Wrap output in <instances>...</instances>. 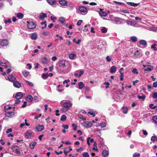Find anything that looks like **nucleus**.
Instances as JSON below:
<instances>
[{
  "instance_id": "nucleus-3",
  "label": "nucleus",
  "mask_w": 157,
  "mask_h": 157,
  "mask_svg": "<svg viewBox=\"0 0 157 157\" xmlns=\"http://www.w3.org/2000/svg\"><path fill=\"white\" fill-rule=\"evenodd\" d=\"M126 22L127 25L134 27H137V24L135 20H127Z\"/></svg>"
},
{
  "instance_id": "nucleus-62",
  "label": "nucleus",
  "mask_w": 157,
  "mask_h": 157,
  "mask_svg": "<svg viewBox=\"0 0 157 157\" xmlns=\"http://www.w3.org/2000/svg\"><path fill=\"white\" fill-rule=\"evenodd\" d=\"M106 59L107 61L109 62L111 60V58L109 56H107L106 58Z\"/></svg>"
},
{
  "instance_id": "nucleus-2",
  "label": "nucleus",
  "mask_w": 157,
  "mask_h": 157,
  "mask_svg": "<svg viewBox=\"0 0 157 157\" xmlns=\"http://www.w3.org/2000/svg\"><path fill=\"white\" fill-rule=\"evenodd\" d=\"M143 69L145 73H147V72L151 71L153 69V67L150 65H143Z\"/></svg>"
},
{
  "instance_id": "nucleus-49",
  "label": "nucleus",
  "mask_w": 157,
  "mask_h": 157,
  "mask_svg": "<svg viewBox=\"0 0 157 157\" xmlns=\"http://www.w3.org/2000/svg\"><path fill=\"white\" fill-rule=\"evenodd\" d=\"M101 30V32L103 33H106L107 32V29L105 27H102Z\"/></svg>"
},
{
  "instance_id": "nucleus-19",
  "label": "nucleus",
  "mask_w": 157,
  "mask_h": 157,
  "mask_svg": "<svg viewBox=\"0 0 157 157\" xmlns=\"http://www.w3.org/2000/svg\"><path fill=\"white\" fill-rule=\"evenodd\" d=\"M44 129V126L43 125H38L36 127V129L39 132L42 131Z\"/></svg>"
},
{
  "instance_id": "nucleus-48",
  "label": "nucleus",
  "mask_w": 157,
  "mask_h": 157,
  "mask_svg": "<svg viewBox=\"0 0 157 157\" xmlns=\"http://www.w3.org/2000/svg\"><path fill=\"white\" fill-rule=\"evenodd\" d=\"M25 81L26 83H28L30 86H34V84L32 82H29L27 80H25Z\"/></svg>"
},
{
  "instance_id": "nucleus-35",
  "label": "nucleus",
  "mask_w": 157,
  "mask_h": 157,
  "mask_svg": "<svg viewBox=\"0 0 157 157\" xmlns=\"http://www.w3.org/2000/svg\"><path fill=\"white\" fill-rule=\"evenodd\" d=\"M48 77V74H43L42 75V78L44 79H46Z\"/></svg>"
},
{
  "instance_id": "nucleus-11",
  "label": "nucleus",
  "mask_w": 157,
  "mask_h": 157,
  "mask_svg": "<svg viewBox=\"0 0 157 157\" xmlns=\"http://www.w3.org/2000/svg\"><path fill=\"white\" fill-rule=\"evenodd\" d=\"M6 79L11 82H14L16 80V77L12 75H9L7 77V79Z\"/></svg>"
},
{
  "instance_id": "nucleus-42",
  "label": "nucleus",
  "mask_w": 157,
  "mask_h": 157,
  "mask_svg": "<svg viewBox=\"0 0 157 157\" xmlns=\"http://www.w3.org/2000/svg\"><path fill=\"white\" fill-rule=\"evenodd\" d=\"M74 7V5L72 4H71L68 5V9L70 10H72Z\"/></svg>"
},
{
  "instance_id": "nucleus-45",
  "label": "nucleus",
  "mask_w": 157,
  "mask_h": 157,
  "mask_svg": "<svg viewBox=\"0 0 157 157\" xmlns=\"http://www.w3.org/2000/svg\"><path fill=\"white\" fill-rule=\"evenodd\" d=\"M149 107L152 109H155L156 108V106H154L153 104H151L149 105Z\"/></svg>"
},
{
  "instance_id": "nucleus-21",
  "label": "nucleus",
  "mask_w": 157,
  "mask_h": 157,
  "mask_svg": "<svg viewBox=\"0 0 157 157\" xmlns=\"http://www.w3.org/2000/svg\"><path fill=\"white\" fill-rule=\"evenodd\" d=\"M102 154L104 157H106L109 155V152L107 150H104L102 152Z\"/></svg>"
},
{
  "instance_id": "nucleus-14",
  "label": "nucleus",
  "mask_w": 157,
  "mask_h": 157,
  "mask_svg": "<svg viewBox=\"0 0 157 157\" xmlns=\"http://www.w3.org/2000/svg\"><path fill=\"white\" fill-rule=\"evenodd\" d=\"M23 96V94L21 92H18L16 94V95L15 97L17 99H21Z\"/></svg>"
},
{
  "instance_id": "nucleus-15",
  "label": "nucleus",
  "mask_w": 157,
  "mask_h": 157,
  "mask_svg": "<svg viewBox=\"0 0 157 157\" xmlns=\"http://www.w3.org/2000/svg\"><path fill=\"white\" fill-rule=\"evenodd\" d=\"M26 101L28 102H31L33 100V97L32 96L30 95H28L25 98Z\"/></svg>"
},
{
  "instance_id": "nucleus-6",
  "label": "nucleus",
  "mask_w": 157,
  "mask_h": 157,
  "mask_svg": "<svg viewBox=\"0 0 157 157\" xmlns=\"http://www.w3.org/2000/svg\"><path fill=\"white\" fill-rule=\"evenodd\" d=\"M59 3L60 4V6L64 8H66L68 5L67 2L65 0H59Z\"/></svg>"
},
{
  "instance_id": "nucleus-30",
  "label": "nucleus",
  "mask_w": 157,
  "mask_h": 157,
  "mask_svg": "<svg viewBox=\"0 0 157 157\" xmlns=\"http://www.w3.org/2000/svg\"><path fill=\"white\" fill-rule=\"evenodd\" d=\"M46 14L45 13H42L40 14L39 18L40 19H43L46 17Z\"/></svg>"
},
{
  "instance_id": "nucleus-60",
  "label": "nucleus",
  "mask_w": 157,
  "mask_h": 157,
  "mask_svg": "<svg viewBox=\"0 0 157 157\" xmlns=\"http://www.w3.org/2000/svg\"><path fill=\"white\" fill-rule=\"evenodd\" d=\"M59 20L60 22L62 23H63L65 21V19L63 18H59Z\"/></svg>"
},
{
  "instance_id": "nucleus-37",
  "label": "nucleus",
  "mask_w": 157,
  "mask_h": 157,
  "mask_svg": "<svg viewBox=\"0 0 157 157\" xmlns=\"http://www.w3.org/2000/svg\"><path fill=\"white\" fill-rule=\"evenodd\" d=\"M47 59L46 57H44L41 59V62L43 63H46L47 62Z\"/></svg>"
},
{
  "instance_id": "nucleus-36",
  "label": "nucleus",
  "mask_w": 157,
  "mask_h": 157,
  "mask_svg": "<svg viewBox=\"0 0 157 157\" xmlns=\"http://www.w3.org/2000/svg\"><path fill=\"white\" fill-rule=\"evenodd\" d=\"M37 38V36L36 34H33L31 36V38L33 40H36Z\"/></svg>"
},
{
  "instance_id": "nucleus-46",
  "label": "nucleus",
  "mask_w": 157,
  "mask_h": 157,
  "mask_svg": "<svg viewBox=\"0 0 157 157\" xmlns=\"http://www.w3.org/2000/svg\"><path fill=\"white\" fill-rule=\"evenodd\" d=\"M150 30L154 32H156L157 31V27H151L150 28Z\"/></svg>"
},
{
  "instance_id": "nucleus-25",
  "label": "nucleus",
  "mask_w": 157,
  "mask_h": 157,
  "mask_svg": "<svg viewBox=\"0 0 157 157\" xmlns=\"http://www.w3.org/2000/svg\"><path fill=\"white\" fill-rule=\"evenodd\" d=\"M22 74L25 77H27L29 75V73L27 71H23L22 72Z\"/></svg>"
},
{
  "instance_id": "nucleus-29",
  "label": "nucleus",
  "mask_w": 157,
  "mask_h": 157,
  "mask_svg": "<svg viewBox=\"0 0 157 157\" xmlns=\"http://www.w3.org/2000/svg\"><path fill=\"white\" fill-rule=\"evenodd\" d=\"M78 85L79 86L78 88L79 89H81L84 86V84H83V82H80L78 83Z\"/></svg>"
},
{
  "instance_id": "nucleus-53",
  "label": "nucleus",
  "mask_w": 157,
  "mask_h": 157,
  "mask_svg": "<svg viewBox=\"0 0 157 157\" xmlns=\"http://www.w3.org/2000/svg\"><path fill=\"white\" fill-rule=\"evenodd\" d=\"M62 126L64 129H67L68 128L69 126L68 125L63 124L62 125Z\"/></svg>"
},
{
  "instance_id": "nucleus-56",
  "label": "nucleus",
  "mask_w": 157,
  "mask_h": 157,
  "mask_svg": "<svg viewBox=\"0 0 157 157\" xmlns=\"http://www.w3.org/2000/svg\"><path fill=\"white\" fill-rule=\"evenodd\" d=\"M104 84L106 85V86H105L106 88H108L109 87L110 84L109 82H105L104 83Z\"/></svg>"
},
{
  "instance_id": "nucleus-9",
  "label": "nucleus",
  "mask_w": 157,
  "mask_h": 157,
  "mask_svg": "<svg viewBox=\"0 0 157 157\" xmlns=\"http://www.w3.org/2000/svg\"><path fill=\"white\" fill-rule=\"evenodd\" d=\"M92 122L90 121H84L82 123V125L86 128H89L91 127L92 125Z\"/></svg>"
},
{
  "instance_id": "nucleus-52",
  "label": "nucleus",
  "mask_w": 157,
  "mask_h": 157,
  "mask_svg": "<svg viewBox=\"0 0 157 157\" xmlns=\"http://www.w3.org/2000/svg\"><path fill=\"white\" fill-rule=\"evenodd\" d=\"M132 73L137 74H138V72L137 71V69L136 68L133 69L132 70Z\"/></svg>"
},
{
  "instance_id": "nucleus-55",
  "label": "nucleus",
  "mask_w": 157,
  "mask_h": 157,
  "mask_svg": "<svg viewBox=\"0 0 157 157\" xmlns=\"http://www.w3.org/2000/svg\"><path fill=\"white\" fill-rule=\"evenodd\" d=\"M152 97L154 98H157V93L155 92L153 94Z\"/></svg>"
},
{
  "instance_id": "nucleus-24",
  "label": "nucleus",
  "mask_w": 157,
  "mask_h": 157,
  "mask_svg": "<svg viewBox=\"0 0 157 157\" xmlns=\"http://www.w3.org/2000/svg\"><path fill=\"white\" fill-rule=\"evenodd\" d=\"M36 143L35 142H33L30 143L29 144V147L31 149L34 148V146L36 145Z\"/></svg>"
},
{
  "instance_id": "nucleus-27",
  "label": "nucleus",
  "mask_w": 157,
  "mask_h": 157,
  "mask_svg": "<svg viewBox=\"0 0 157 157\" xmlns=\"http://www.w3.org/2000/svg\"><path fill=\"white\" fill-rule=\"evenodd\" d=\"M140 44L144 46H145L147 44V42L144 40H140Z\"/></svg>"
},
{
  "instance_id": "nucleus-23",
  "label": "nucleus",
  "mask_w": 157,
  "mask_h": 157,
  "mask_svg": "<svg viewBox=\"0 0 157 157\" xmlns=\"http://www.w3.org/2000/svg\"><path fill=\"white\" fill-rule=\"evenodd\" d=\"M120 21V20L119 18L117 17H114V20H113V22L115 24H118Z\"/></svg>"
},
{
  "instance_id": "nucleus-41",
  "label": "nucleus",
  "mask_w": 157,
  "mask_h": 157,
  "mask_svg": "<svg viewBox=\"0 0 157 157\" xmlns=\"http://www.w3.org/2000/svg\"><path fill=\"white\" fill-rule=\"evenodd\" d=\"M157 44H154L151 46V48L152 49H153L154 51H156L157 50V48L156 47Z\"/></svg>"
},
{
  "instance_id": "nucleus-10",
  "label": "nucleus",
  "mask_w": 157,
  "mask_h": 157,
  "mask_svg": "<svg viewBox=\"0 0 157 157\" xmlns=\"http://www.w3.org/2000/svg\"><path fill=\"white\" fill-rule=\"evenodd\" d=\"M84 73V72L80 70H78L75 71V72L74 75L77 77H80Z\"/></svg>"
},
{
  "instance_id": "nucleus-44",
  "label": "nucleus",
  "mask_w": 157,
  "mask_h": 157,
  "mask_svg": "<svg viewBox=\"0 0 157 157\" xmlns=\"http://www.w3.org/2000/svg\"><path fill=\"white\" fill-rule=\"evenodd\" d=\"M106 125V124L105 123L103 122L100 124V126L101 127V128H103L105 127Z\"/></svg>"
},
{
  "instance_id": "nucleus-16",
  "label": "nucleus",
  "mask_w": 157,
  "mask_h": 157,
  "mask_svg": "<svg viewBox=\"0 0 157 157\" xmlns=\"http://www.w3.org/2000/svg\"><path fill=\"white\" fill-rule=\"evenodd\" d=\"M47 1L49 5L52 6L55 5L56 3V0H47Z\"/></svg>"
},
{
  "instance_id": "nucleus-31",
  "label": "nucleus",
  "mask_w": 157,
  "mask_h": 157,
  "mask_svg": "<svg viewBox=\"0 0 157 157\" xmlns=\"http://www.w3.org/2000/svg\"><path fill=\"white\" fill-rule=\"evenodd\" d=\"M99 14V15L101 16L105 17L107 16L106 13L104 11L100 12Z\"/></svg>"
},
{
  "instance_id": "nucleus-54",
  "label": "nucleus",
  "mask_w": 157,
  "mask_h": 157,
  "mask_svg": "<svg viewBox=\"0 0 157 157\" xmlns=\"http://www.w3.org/2000/svg\"><path fill=\"white\" fill-rule=\"evenodd\" d=\"M120 10L121 12H123L124 13H129L128 11L126 10L121 9Z\"/></svg>"
},
{
  "instance_id": "nucleus-13",
  "label": "nucleus",
  "mask_w": 157,
  "mask_h": 157,
  "mask_svg": "<svg viewBox=\"0 0 157 157\" xmlns=\"http://www.w3.org/2000/svg\"><path fill=\"white\" fill-rule=\"evenodd\" d=\"M14 115V113L13 112H6L5 113V116L8 117H12Z\"/></svg>"
},
{
  "instance_id": "nucleus-63",
  "label": "nucleus",
  "mask_w": 157,
  "mask_h": 157,
  "mask_svg": "<svg viewBox=\"0 0 157 157\" xmlns=\"http://www.w3.org/2000/svg\"><path fill=\"white\" fill-rule=\"evenodd\" d=\"M82 22V20H79L77 22V25H81Z\"/></svg>"
},
{
  "instance_id": "nucleus-51",
  "label": "nucleus",
  "mask_w": 157,
  "mask_h": 157,
  "mask_svg": "<svg viewBox=\"0 0 157 157\" xmlns=\"http://www.w3.org/2000/svg\"><path fill=\"white\" fill-rule=\"evenodd\" d=\"M49 34V32L48 31H45L43 32V34L45 36H47Z\"/></svg>"
},
{
  "instance_id": "nucleus-26",
  "label": "nucleus",
  "mask_w": 157,
  "mask_h": 157,
  "mask_svg": "<svg viewBox=\"0 0 157 157\" xmlns=\"http://www.w3.org/2000/svg\"><path fill=\"white\" fill-rule=\"evenodd\" d=\"M17 17L19 19H22L23 17V14L21 13H18L17 14Z\"/></svg>"
},
{
  "instance_id": "nucleus-43",
  "label": "nucleus",
  "mask_w": 157,
  "mask_h": 157,
  "mask_svg": "<svg viewBox=\"0 0 157 157\" xmlns=\"http://www.w3.org/2000/svg\"><path fill=\"white\" fill-rule=\"evenodd\" d=\"M152 119L155 123H157V116H155L153 117Z\"/></svg>"
},
{
  "instance_id": "nucleus-18",
  "label": "nucleus",
  "mask_w": 157,
  "mask_h": 157,
  "mask_svg": "<svg viewBox=\"0 0 157 157\" xmlns=\"http://www.w3.org/2000/svg\"><path fill=\"white\" fill-rule=\"evenodd\" d=\"M117 70V68L114 66H112L110 70V72L111 73H115Z\"/></svg>"
},
{
  "instance_id": "nucleus-64",
  "label": "nucleus",
  "mask_w": 157,
  "mask_h": 157,
  "mask_svg": "<svg viewBox=\"0 0 157 157\" xmlns=\"http://www.w3.org/2000/svg\"><path fill=\"white\" fill-rule=\"evenodd\" d=\"M153 86L154 87H157V81H156V82H153Z\"/></svg>"
},
{
  "instance_id": "nucleus-7",
  "label": "nucleus",
  "mask_w": 157,
  "mask_h": 157,
  "mask_svg": "<svg viewBox=\"0 0 157 157\" xmlns=\"http://www.w3.org/2000/svg\"><path fill=\"white\" fill-rule=\"evenodd\" d=\"M27 27L29 29H34L36 26V25L34 22L32 21L28 22Z\"/></svg>"
},
{
  "instance_id": "nucleus-12",
  "label": "nucleus",
  "mask_w": 157,
  "mask_h": 157,
  "mask_svg": "<svg viewBox=\"0 0 157 157\" xmlns=\"http://www.w3.org/2000/svg\"><path fill=\"white\" fill-rule=\"evenodd\" d=\"M33 136L32 133L27 131L25 133V137L27 139H30Z\"/></svg>"
},
{
  "instance_id": "nucleus-33",
  "label": "nucleus",
  "mask_w": 157,
  "mask_h": 157,
  "mask_svg": "<svg viewBox=\"0 0 157 157\" xmlns=\"http://www.w3.org/2000/svg\"><path fill=\"white\" fill-rule=\"evenodd\" d=\"M123 113H124L126 114L128 112V108L123 107L122 108Z\"/></svg>"
},
{
  "instance_id": "nucleus-39",
  "label": "nucleus",
  "mask_w": 157,
  "mask_h": 157,
  "mask_svg": "<svg viewBox=\"0 0 157 157\" xmlns=\"http://www.w3.org/2000/svg\"><path fill=\"white\" fill-rule=\"evenodd\" d=\"M76 55L75 54H71L69 55V57L71 59H73L75 56H76Z\"/></svg>"
},
{
  "instance_id": "nucleus-57",
  "label": "nucleus",
  "mask_w": 157,
  "mask_h": 157,
  "mask_svg": "<svg viewBox=\"0 0 157 157\" xmlns=\"http://www.w3.org/2000/svg\"><path fill=\"white\" fill-rule=\"evenodd\" d=\"M33 99L35 102H37L39 101V98L37 96H35L33 98Z\"/></svg>"
},
{
  "instance_id": "nucleus-32",
  "label": "nucleus",
  "mask_w": 157,
  "mask_h": 157,
  "mask_svg": "<svg viewBox=\"0 0 157 157\" xmlns=\"http://www.w3.org/2000/svg\"><path fill=\"white\" fill-rule=\"evenodd\" d=\"M131 40L133 42H135L137 40V38L135 36H132L131 38Z\"/></svg>"
},
{
  "instance_id": "nucleus-58",
  "label": "nucleus",
  "mask_w": 157,
  "mask_h": 157,
  "mask_svg": "<svg viewBox=\"0 0 157 157\" xmlns=\"http://www.w3.org/2000/svg\"><path fill=\"white\" fill-rule=\"evenodd\" d=\"M72 126L74 127L73 129L74 131H76L77 130V126L74 123L72 124Z\"/></svg>"
},
{
  "instance_id": "nucleus-22",
  "label": "nucleus",
  "mask_w": 157,
  "mask_h": 157,
  "mask_svg": "<svg viewBox=\"0 0 157 157\" xmlns=\"http://www.w3.org/2000/svg\"><path fill=\"white\" fill-rule=\"evenodd\" d=\"M151 140L152 142H154L155 141L157 142V136L154 135L151 137Z\"/></svg>"
},
{
  "instance_id": "nucleus-8",
  "label": "nucleus",
  "mask_w": 157,
  "mask_h": 157,
  "mask_svg": "<svg viewBox=\"0 0 157 157\" xmlns=\"http://www.w3.org/2000/svg\"><path fill=\"white\" fill-rule=\"evenodd\" d=\"M19 147L16 145H13L11 147V149L14 152L17 154H20V151L19 149Z\"/></svg>"
},
{
  "instance_id": "nucleus-4",
  "label": "nucleus",
  "mask_w": 157,
  "mask_h": 157,
  "mask_svg": "<svg viewBox=\"0 0 157 157\" xmlns=\"http://www.w3.org/2000/svg\"><path fill=\"white\" fill-rule=\"evenodd\" d=\"M9 42L7 40L2 39L0 42V45L2 47H7L9 45Z\"/></svg>"
},
{
  "instance_id": "nucleus-5",
  "label": "nucleus",
  "mask_w": 157,
  "mask_h": 157,
  "mask_svg": "<svg viewBox=\"0 0 157 157\" xmlns=\"http://www.w3.org/2000/svg\"><path fill=\"white\" fill-rule=\"evenodd\" d=\"M79 10L81 13H82V15H85L87 13V8L83 6H81L79 7Z\"/></svg>"
},
{
  "instance_id": "nucleus-20",
  "label": "nucleus",
  "mask_w": 157,
  "mask_h": 157,
  "mask_svg": "<svg viewBox=\"0 0 157 157\" xmlns=\"http://www.w3.org/2000/svg\"><path fill=\"white\" fill-rule=\"evenodd\" d=\"M127 4L128 5L130 6L133 7H136L137 6L139 3H135L134 2H127Z\"/></svg>"
},
{
  "instance_id": "nucleus-38",
  "label": "nucleus",
  "mask_w": 157,
  "mask_h": 157,
  "mask_svg": "<svg viewBox=\"0 0 157 157\" xmlns=\"http://www.w3.org/2000/svg\"><path fill=\"white\" fill-rule=\"evenodd\" d=\"M137 97L139 99H142L143 100H144L146 98V96L144 95H143L142 96L139 95Z\"/></svg>"
},
{
  "instance_id": "nucleus-1",
  "label": "nucleus",
  "mask_w": 157,
  "mask_h": 157,
  "mask_svg": "<svg viewBox=\"0 0 157 157\" xmlns=\"http://www.w3.org/2000/svg\"><path fill=\"white\" fill-rule=\"evenodd\" d=\"M62 108L61 110L63 113L67 112L73 105L72 102L70 101L62 100L60 102Z\"/></svg>"
},
{
  "instance_id": "nucleus-28",
  "label": "nucleus",
  "mask_w": 157,
  "mask_h": 157,
  "mask_svg": "<svg viewBox=\"0 0 157 157\" xmlns=\"http://www.w3.org/2000/svg\"><path fill=\"white\" fill-rule=\"evenodd\" d=\"M90 140V142L92 143L94 142V140L93 139H90V137H88L87 138V144L88 145H90V144L89 142V140Z\"/></svg>"
},
{
  "instance_id": "nucleus-17",
  "label": "nucleus",
  "mask_w": 157,
  "mask_h": 157,
  "mask_svg": "<svg viewBox=\"0 0 157 157\" xmlns=\"http://www.w3.org/2000/svg\"><path fill=\"white\" fill-rule=\"evenodd\" d=\"M13 85L14 87L17 88H19L21 87V84L18 81H14Z\"/></svg>"
},
{
  "instance_id": "nucleus-34",
  "label": "nucleus",
  "mask_w": 157,
  "mask_h": 157,
  "mask_svg": "<svg viewBox=\"0 0 157 157\" xmlns=\"http://www.w3.org/2000/svg\"><path fill=\"white\" fill-rule=\"evenodd\" d=\"M66 116L65 115L63 114L60 120L62 121H64L66 120Z\"/></svg>"
},
{
  "instance_id": "nucleus-50",
  "label": "nucleus",
  "mask_w": 157,
  "mask_h": 157,
  "mask_svg": "<svg viewBox=\"0 0 157 157\" xmlns=\"http://www.w3.org/2000/svg\"><path fill=\"white\" fill-rule=\"evenodd\" d=\"M82 155L83 157H89V155L87 152L83 153Z\"/></svg>"
},
{
  "instance_id": "nucleus-61",
  "label": "nucleus",
  "mask_w": 157,
  "mask_h": 157,
  "mask_svg": "<svg viewBox=\"0 0 157 157\" xmlns=\"http://www.w3.org/2000/svg\"><path fill=\"white\" fill-rule=\"evenodd\" d=\"M142 132L144 135L145 136H147V135L148 133L145 130H142Z\"/></svg>"
},
{
  "instance_id": "nucleus-59",
  "label": "nucleus",
  "mask_w": 157,
  "mask_h": 157,
  "mask_svg": "<svg viewBox=\"0 0 157 157\" xmlns=\"http://www.w3.org/2000/svg\"><path fill=\"white\" fill-rule=\"evenodd\" d=\"M140 153H134L133 155V157H140Z\"/></svg>"
},
{
  "instance_id": "nucleus-47",
  "label": "nucleus",
  "mask_w": 157,
  "mask_h": 157,
  "mask_svg": "<svg viewBox=\"0 0 157 157\" xmlns=\"http://www.w3.org/2000/svg\"><path fill=\"white\" fill-rule=\"evenodd\" d=\"M78 117L83 121L85 120V118L81 114L78 115Z\"/></svg>"
},
{
  "instance_id": "nucleus-40",
  "label": "nucleus",
  "mask_w": 157,
  "mask_h": 157,
  "mask_svg": "<svg viewBox=\"0 0 157 157\" xmlns=\"http://www.w3.org/2000/svg\"><path fill=\"white\" fill-rule=\"evenodd\" d=\"M113 2L114 3L118 5L123 6L125 5L124 3L120 2H118L116 1H113Z\"/></svg>"
}]
</instances>
